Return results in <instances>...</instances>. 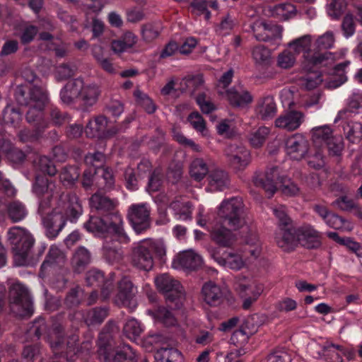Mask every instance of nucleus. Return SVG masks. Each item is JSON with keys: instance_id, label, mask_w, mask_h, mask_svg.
<instances>
[{"instance_id": "33", "label": "nucleus", "mask_w": 362, "mask_h": 362, "mask_svg": "<svg viewBox=\"0 0 362 362\" xmlns=\"http://www.w3.org/2000/svg\"><path fill=\"white\" fill-rule=\"evenodd\" d=\"M256 112L263 120L272 119L276 113V105L274 98L268 95L259 100Z\"/></svg>"}, {"instance_id": "40", "label": "nucleus", "mask_w": 362, "mask_h": 362, "mask_svg": "<svg viewBox=\"0 0 362 362\" xmlns=\"http://www.w3.org/2000/svg\"><path fill=\"white\" fill-rule=\"evenodd\" d=\"M272 15L281 21H286L296 16V8L291 3L280 4L271 8Z\"/></svg>"}, {"instance_id": "31", "label": "nucleus", "mask_w": 362, "mask_h": 362, "mask_svg": "<svg viewBox=\"0 0 362 362\" xmlns=\"http://www.w3.org/2000/svg\"><path fill=\"white\" fill-rule=\"evenodd\" d=\"M202 293L204 301L210 305L216 306L223 301V293L222 289L211 281L206 282L203 285Z\"/></svg>"}, {"instance_id": "47", "label": "nucleus", "mask_w": 362, "mask_h": 362, "mask_svg": "<svg viewBox=\"0 0 362 362\" xmlns=\"http://www.w3.org/2000/svg\"><path fill=\"white\" fill-rule=\"evenodd\" d=\"M347 140L352 144L358 143L362 138V124L357 122H351L344 127Z\"/></svg>"}, {"instance_id": "22", "label": "nucleus", "mask_w": 362, "mask_h": 362, "mask_svg": "<svg viewBox=\"0 0 362 362\" xmlns=\"http://www.w3.org/2000/svg\"><path fill=\"white\" fill-rule=\"evenodd\" d=\"M243 253L246 262L257 260L262 255V243L254 228H250L244 238Z\"/></svg>"}, {"instance_id": "9", "label": "nucleus", "mask_w": 362, "mask_h": 362, "mask_svg": "<svg viewBox=\"0 0 362 362\" xmlns=\"http://www.w3.org/2000/svg\"><path fill=\"white\" fill-rule=\"evenodd\" d=\"M47 340L54 354L66 356L68 361H73L74 357L78 351L77 346L78 337L75 334L69 336L66 339L65 344L63 331L60 327L51 331Z\"/></svg>"}, {"instance_id": "59", "label": "nucleus", "mask_w": 362, "mask_h": 362, "mask_svg": "<svg viewBox=\"0 0 362 362\" xmlns=\"http://www.w3.org/2000/svg\"><path fill=\"white\" fill-rule=\"evenodd\" d=\"M203 83L202 76L200 75L188 76L182 78L180 83V90L183 92L186 90L193 91Z\"/></svg>"}, {"instance_id": "35", "label": "nucleus", "mask_w": 362, "mask_h": 362, "mask_svg": "<svg viewBox=\"0 0 362 362\" xmlns=\"http://www.w3.org/2000/svg\"><path fill=\"white\" fill-rule=\"evenodd\" d=\"M254 318V316L247 318L242 327L233 332L231 337L233 343L245 344L249 337L257 332V326L253 324Z\"/></svg>"}, {"instance_id": "56", "label": "nucleus", "mask_w": 362, "mask_h": 362, "mask_svg": "<svg viewBox=\"0 0 362 362\" xmlns=\"http://www.w3.org/2000/svg\"><path fill=\"white\" fill-rule=\"evenodd\" d=\"M335 43V36L332 31H326L321 35H319L315 41L316 47L319 49H332Z\"/></svg>"}, {"instance_id": "34", "label": "nucleus", "mask_w": 362, "mask_h": 362, "mask_svg": "<svg viewBox=\"0 0 362 362\" xmlns=\"http://www.w3.org/2000/svg\"><path fill=\"white\" fill-rule=\"evenodd\" d=\"M349 64L350 62L346 61L343 63H340L334 67L331 76L326 82V86L328 88H337L346 81L347 77L346 75V69L348 67Z\"/></svg>"}, {"instance_id": "25", "label": "nucleus", "mask_w": 362, "mask_h": 362, "mask_svg": "<svg viewBox=\"0 0 362 362\" xmlns=\"http://www.w3.org/2000/svg\"><path fill=\"white\" fill-rule=\"evenodd\" d=\"M202 257L193 250L180 252L172 262L174 269H196L202 264Z\"/></svg>"}, {"instance_id": "23", "label": "nucleus", "mask_w": 362, "mask_h": 362, "mask_svg": "<svg viewBox=\"0 0 362 362\" xmlns=\"http://www.w3.org/2000/svg\"><path fill=\"white\" fill-rule=\"evenodd\" d=\"M298 244L308 249L318 248L321 245V235L313 226L305 225L296 229Z\"/></svg>"}, {"instance_id": "55", "label": "nucleus", "mask_w": 362, "mask_h": 362, "mask_svg": "<svg viewBox=\"0 0 362 362\" xmlns=\"http://www.w3.org/2000/svg\"><path fill=\"white\" fill-rule=\"evenodd\" d=\"M187 120L192 126V127L202 136L206 137L209 136L208 130L206 127V123L203 117L197 112H192L187 118Z\"/></svg>"}, {"instance_id": "17", "label": "nucleus", "mask_w": 362, "mask_h": 362, "mask_svg": "<svg viewBox=\"0 0 362 362\" xmlns=\"http://www.w3.org/2000/svg\"><path fill=\"white\" fill-rule=\"evenodd\" d=\"M228 163L236 170L245 168L250 161V151L243 146L228 145L225 149Z\"/></svg>"}, {"instance_id": "60", "label": "nucleus", "mask_w": 362, "mask_h": 362, "mask_svg": "<svg viewBox=\"0 0 362 362\" xmlns=\"http://www.w3.org/2000/svg\"><path fill=\"white\" fill-rule=\"evenodd\" d=\"M21 119L22 115L18 109L9 105L4 110L3 119L6 124H11L13 127H16Z\"/></svg>"}, {"instance_id": "64", "label": "nucleus", "mask_w": 362, "mask_h": 362, "mask_svg": "<svg viewBox=\"0 0 362 362\" xmlns=\"http://www.w3.org/2000/svg\"><path fill=\"white\" fill-rule=\"evenodd\" d=\"M134 95L136 102L141 105L148 113H153L156 110V106L152 100L140 90H136Z\"/></svg>"}, {"instance_id": "19", "label": "nucleus", "mask_w": 362, "mask_h": 362, "mask_svg": "<svg viewBox=\"0 0 362 362\" xmlns=\"http://www.w3.org/2000/svg\"><path fill=\"white\" fill-rule=\"evenodd\" d=\"M251 28L255 38L259 41H269L281 39L283 28L264 21L255 22Z\"/></svg>"}, {"instance_id": "54", "label": "nucleus", "mask_w": 362, "mask_h": 362, "mask_svg": "<svg viewBox=\"0 0 362 362\" xmlns=\"http://www.w3.org/2000/svg\"><path fill=\"white\" fill-rule=\"evenodd\" d=\"M270 133L269 128L267 127H260L256 131L251 133L249 140L251 145L255 148H259L266 141L268 135Z\"/></svg>"}, {"instance_id": "48", "label": "nucleus", "mask_w": 362, "mask_h": 362, "mask_svg": "<svg viewBox=\"0 0 362 362\" xmlns=\"http://www.w3.org/2000/svg\"><path fill=\"white\" fill-rule=\"evenodd\" d=\"M147 313L156 320L161 322L166 326H171L175 324V319L173 315L164 307H158L155 310H148Z\"/></svg>"}, {"instance_id": "14", "label": "nucleus", "mask_w": 362, "mask_h": 362, "mask_svg": "<svg viewBox=\"0 0 362 362\" xmlns=\"http://www.w3.org/2000/svg\"><path fill=\"white\" fill-rule=\"evenodd\" d=\"M150 212L149 205L146 203L129 206L127 218L136 233H140L150 227Z\"/></svg>"}, {"instance_id": "52", "label": "nucleus", "mask_w": 362, "mask_h": 362, "mask_svg": "<svg viewBox=\"0 0 362 362\" xmlns=\"http://www.w3.org/2000/svg\"><path fill=\"white\" fill-rule=\"evenodd\" d=\"M107 316L106 308H94L88 311L84 315V320L87 325L92 326L100 324Z\"/></svg>"}, {"instance_id": "7", "label": "nucleus", "mask_w": 362, "mask_h": 362, "mask_svg": "<svg viewBox=\"0 0 362 362\" xmlns=\"http://www.w3.org/2000/svg\"><path fill=\"white\" fill-rule=\"evenodd\" d=\"M313 37L310 35H304L291 40L288 44V48L296 55L303 52V68L310 70L314 66L325 65L326 61L332 57V52L321 53L311 50Z\"/></svg>"}, {"instance_id": "29", "label": "nucleus", "mask_w": 362, "mask_h": 362, "mask_svg": "<svg viewBox=\"0 0 362 362\" xmlns=\"http://www.w3.org/2000/svg\"><path fill=\"white\" fill-rule=\"evenodd\" d=\"M66 257L64 253L57 246L52 245L49 250V252L46 257L45 260L41 266L40 276H45V271L49 268L54 269L60 267L65 263Z\"/></svg>"}, {"instance_id": "32", "label": "nucleus", "mask_w": 362, "mask_h": 362, "mask_svg": "<svg viewBox=\"0 0 362 362\" xmlns=\"http://www.w3.org/2000/svg\"><path fill=\"white\" fill-rule=\"evenodd\" d=\"M275 241L284 250L293 249L298 245L296 230L293 233L290 229L279 228L276 233Z\"/></svg>"}, {"instance_id": "3", "label": "nucleus", "mask_w": 362, "mask_h": 362, "mask_svg": "<svg viewBox=\"0 0 362 362\" xmlns=\"http://www.w3.org/2000/svg\"><path fill=\"white\" fill-rule=\"evenodd\" d=\"M84 228L96 236L107 237L109 234H114L122 242L129 240L123 228L122 218L118 212L110 213L103 218L90 216L84 223Z\"/></svg>"}, {"instance_id": "58", "label": "nucleus", "mask_w": 362, "mask_h": 362, "mask_svg": "<svg viewBox=\"0 0 362 362\" xmlns=\"http://www.w3.org/2000/svg\"><path fill=\"white\" fill-rule=\"evenodd\" d=\"M296 54L289 48L280 53L277 58V64L282 69L291 68L296 63Z\"/></svg>"}, {"instance_id": "18", "label": "nucleus", "mask_w": 362, "mask_h": 362, "mask_svg": "<svg viewBox=\"0 0 362 362\" xmlns=\"http://www.w3.org/2000/svg\"><path fill=\"white\" fill-rule=\"evenodd\" d=\"M308 150L309 141L301 134H295L286 140V153L293 160H300L304 158Z\"/></svg>"}, {"instance_id": "15", "label": "nucleus", "mask_w": 362, "mask_h": 362, "mask_svg": "<svg viewBox=\"0 0 362 362\" xmlns=\"http://www.w3.org/2000/svg\"><path fill=\"white\" fill-rule=\"evenodd\" d=\"M309 351L315 358H324L328 362H342L345 350L342 346L327 341L324 345L316 342L309 344Z\"/></svg>"}, {"instance_id": "41", "label": "nucleus", "mask_w": 362, "mask_h": 362, "mask_svg": "<svg viewBox=\"0 0 362 362\" xmlns=\"http://www.w3.org/2000/svg\"><path fill=\"white\" fill-rule=\"evenodd\" d=\"M170 208L173 210L175 216L180 221L192 219V208L189 202H183L177 199L170 204Z\"/></svg>"}, {"instance_id": "4", "label": "nucleus", "mask_w": 362, "mask_h": 362, "mask_svg": "<svg viewBox=\"0 0 362 362\" xmlns=\"http://www.w3.org/2000/svg\"><path fill=\"white\" fill-rule=\"evenodd\" d=\"M166 247L162 240L145 239L136 244L132 248L131 262L133 267L142 271H150L154 265L153 253L159 257L165 255Z\"/></svg>"}, {"instance_id": "10", "label": "nucleus", "mask_w": 362, "mask_h": 362, "mask_svg": "<svg viewBox=\"0 0 362 362\" xmlns=\"http://www.w3.org/2000/svg\"><path fill=\"white\" fill-rule=\"evenodd\" d=\"M157 289L162 293L168 303L180 308L185 299V291L180 283L168 274H160L154 279Z\"/></svg>"}, {"instance_id": "26", "label": "nucleus", "mask_w": 362, "mask_h": 362, "mask_svg": "<svg viewBox=\"0 0 362 362\" xmlns=\"http://www.w3.org/2000/svg\"><path fill=\"white\" fill-rule=\"evenodd\" d=\"M305 114L297 110H291L279 116L275 122V127L287 131L297 129L305 121Z\"/></svg>"}, {"instance_id": "24", "label": "nucleus", "mask_w": 362, "mask_h": 362, "mask_svg": "<svg viewBox=\"0 0 362 362\" xmlns=\"http://www.w3.org/2000/svg\"><path fill=\"white\" fill-rule=\"evenodd\" d=\"M228 103L233 107H244L251 103L253 97L250 93L243 86H234L226 90L223 95Z\"/></svg>"}, {"instance_id": "44", "label": "nucleus", "mask_w": 362, "mask_h": 362, "mask_svg": "<svg viewBox=\"0 0 362 362\" xmlns=\"http://www.w3.org/2000/svg\"><path fill=\"white\" fill-rule=\"evenodd\" d=\"M209 171V165L203 158H196L191 163L189 173L195 180H203Z\"/></svg>"}, {"instance_id": "6", "label": "nucleus", "mask_w": 362, "mask_h": 362, "mask_svg": "<svg viewBox=\"0 0 362 362\" xmlns=\"http://www.w3.org/2000/svg\"><path fill=\"white\" fill-rule=\"evenodd\" d=\"M98 356L104 362H136V355L132 347L124 345L114 349V344L109 331L105 329L98 337Z\"/></svg>"}, {"instance_id": "11", "label": "nucleus", "mask_w": 362, "mask_h": 362, "mask_svg": "<svg viewBox=\"0 0 362 362\" xmlns=\"http://www.w3.org/2000/svg\"><path fill=\"white\" fill-rule=\"evenodd\" d=\"M218 214L221 219L235 230L241 228L246 223L243 214V203L239 197L223 200L218 208Z\"/></svg>"}, {"instance_id": "46", "label": "nucleus", "mask_w": 362, "mask_h": 362, "mask_svg": "<svg viewBox=\"0 0 362 362\" xmlns=\"http://www.w3.org/2000/svg\"><path fill=\"white\" fill-rule=\"evenodd\" d=\"M332 136V131L328 125L316 127L312 129V139L317 145H326Z\"/></svg>"}, {"instance_id": "2", "label": "nucleus", "mask_w": 362, "mask_h": 362, "mask_svg": "<svg viewBox=\"0 0 362 362\" xmlns=\"http://www.w3.org/2000/svg\"><path fill=\"white\" fill-rule=\"evenodd\" d=\"M253 182L255 186L262 188L269 195L272 196L276 191L277 183L285 195L296 196L300 192L299 187L291 182L278 167L268 168L264 173H257Z\"/></svg>"}, {"instance_id": "27", "label": "nucleus", "mask_w": 362, "mask_h": 362, "mask_svg": "<svg viewBox=\"0 0 362 362\" xmlns=\"http://www.w3.org/2000/svg\"><path fill=\"white\" fill-rule=\"evenodd\" d=\"M209 233L211 240L222 247H231L237 240L235 234L222 224L214 225Z\"/></svg>"}, {"instance_id": "42", "label": "nucleus", "mask_w": 362, "mask_h": 362, "mask_svg": "<svg viewBox=\"0 0 362 362\" xmlns=\"http://www.w3.org/2000/svg\"><path fill=\"white\" fill-rule=\"evenodd\" d=\"M90 252L84 247H80L74 252L71 263L75 270L80 272L90 262Z\"/></svg>"}, {"instance_id": "49", "label": "nucleus", "mask_w": 362, "mask_h": 362, "mask_svg": "<svg viewBox=\"0 0 362 362\" xmlns=\"http://www.w3.org/2000/svg\"><path fill=\"white\" fill-rule=\"evenodd\" d=\"M143 331V326L134 318L128 320L123 327L124 334L131 340H136Z\"/></svg>"}, {"instance_id": "63", "label": "nucleus", "mask_w": 362, "mask_h": 362, "mask_svg": "<svg viewBox=\"0 0 362 362\" xmlns=\"http://www.w3.org/2000/svg\"><path fill=\"white\" fill-rule=\"evenodd\" d=\"M173 134L174 139L180 144L189 147L192 151L195 152L202 151V148L199 144H196L192 139L186 138L179 129L173 128Z\"/></svg>"}, {"instance_id": "61", "label": "nucleus", "mask_w": 362, "mask_h": 362, "mask_svg": "<svg viewBox=\"0 0 362 362\" xmlns=\"http://www.w3.org/2000/svg\"><path fill=\"white\" fill-rule=\"evenodd\" d=\"M35 168L37 170L49 175H54L57 169L52 162L47 156H40L35 160Z\"/></svg>"}, {"instance_id": "37", "label": "nucleus", "mask_w": 362, "mask_h": 362, "mask_svg": "<svg viewBox=\"0 0 362 362\" xmlns=\"http://www.w3.org/2000/svg\"><path fill=\"white\" fill-rule=\"evenodd\" d=\"M302 66L304 75L300 78V85L308 90L315 88L322 81L321 74L317 71L320 66H313L310 70H305Z\"/></svg>"}, {"instance_id": "13", "label": "nucleus", "mask_w": 362, "mask_h": 362, "mask_svg": "<svg viewBox=\"0 0 362 362\" xmlns=\"http://www.w3.org/2000/svg\"><path fill=\"white\" fill-rule=\"evenodd\" d=\"M33 190L37 196L42 198L40 204L43 202L44 207L49 206L51 199L54 200L57 204L59 201L60 196L71 195V194L61 193L59 188L54 182L40 175L36 177Z\"/></svg>"}, {"instance_id": "53", "label": "nucleus", "mask_w": 362, "mask_h": 362, "mask_svg": "<svg viewBox=\"0 0 362 362\" xmlns=\"http://www.w3.org/2000/svg\"><path fill=\"white\" fill-rule=\"evenodd\" d=\"M79 177V171L76 166L65 167L62 170L59 177L62 183L66 187L72 186Z\"/></svg>"}, {"instance_id": "20", "label": "nucleus", "mask_w": 362, "mask_h": 362, "mask_svg": "<svg viewBox=\"0 0 362 362\" xmlns=\"http://www.w3.org/2000/svg\"><path fill=\"white\" fill-rule=\"evenodd\" d=\"M114 300L117 305L127 307L132 311L136 308L137 304L134 298L133 284L127 277L119 282L117 293Z\"/></svg>"}, {"instance_id": "12", "label": "nucleus", "mask_w": 362, "mask_h": 362, "mask_svg": "<svg viewBox=\"0 0 362 362\" xmlns=\"http://www.w3.org/2000/svg\"><path fill=\"white\" fill-rule=\"evenodd\" d=\"M11 311L19 317L30 316L33 313V303L26 288L19 282L12 284L9 291Z\"/></svg>"}, {"instance_id": "51", "label": "nucleus", "mask_w": 362, "mask_h": 362, "mask_svg": "<svg viewBox=\"0 0 362 362\" xmlns=\"http://www.w3.org/2000/svg\"><path fill=\"white\" fill-rule=\"evenodd\" d=\"M8 214L13 222H18L25 218L28 214L25 205L18 202H11L8 206Z\"/></svg>"}, {"instance_id": "38", "label": "nucleus", "mask_w": 362, "mask_h": 362, "mask_svg": "<svg viewBox=\"0 0 362 362\" xmlns=\"http://www.w3.org/2000/svg\"><path fill=\"white\" fill-rule=\"evenodd\" d=\"M155 362H184L182 353L173 347H161L154 355Z\"/></svg>"}, {"instance_id": "8", "label": "nucleus", "mask_w": 362, "mask_h": 362, "mask_svg": "<svg viewBox=\"0 0 362 362\" xmlns=\"http://www.w3.org/2000/svg\"><path fill=\"white\" fill-rule=\"evenodd\" d=\"M7 236L12 245L16 264L18 266L24 265L35 243L33 237L28 230L19 226L11 228Z\"/></svg>"}, {"instance_id": "30", "label": "nucleus", "mask_w": 362, "mask_h": 362, "mask_svg": "<svg viewBox=\"0 0 362 362\" xmlns=\"http://www.w3.org/2000/svg\"><path fill=\"white\" fill-rule=\"evenodd\" d=\"M83 87V80L81 78L69 81L60 92L62 101L65 104H71L76 99H80Z\"/></svg>"}, {"instance_id": "36", "label": "nucleus", "mask_w": 362, "mask_h": 362, "mask_svg": "<svg viewBox=\"0 0 362 362\" xmlns=\"http://www.w3.org/2000/svg\"><path fill=\"white\" fill-rule=\"evenodd\" d=\"M229 185V177L226 172L216 169L209 174V187L211 191H222Z\"/></svg>"}, {"instance_id": "43", "label": "nucleus", "mask_w": 362, "mask_h": 362, "mask_svg": "<svg viewBox=\"0 0 362 362\" xmlns=\"http://www.w3.org/2000/svg\"><path fill=\"white\" fill-rule=\"evenodd\" d=\"M90 206L97 211L105 212L112 210L115 203L108 197L100 193H95L90 199Z\"/></svg>"}, {"instance_id": "45", "label": "nucleus", "mask_w": 362, "mask_h": 362, "mask_svg": "<svg viewBox=\"0 0 362 362\" xmlns=\"http://www.w3.org/2000/svg\"><path fill=\"white\" fill-rule=\"evenodd\" d=\"M107 125V119L105 117L100 115L88 122L85 132L88 137H95L103 132Z\"/></svg>"}, {"instance_id": "28", "label": "nucleus", "mask_w": 362, "mask_h": 362, "mask_svg": "<svg viewBox=\"0 0 362 362\" xmlns=\"http://www.w3.org/2000/svg\"><path fill=\"white\" fill-rule=\"evenodd\" d=\"M235 287L243 296H259L263 291V286L260 284L245 276L236 277Z\"/></svg>"}, {"instance_id": "16", "label": "nucleus", "mask_w": 362, "mask_h": 362, "mask_svg": "<svg viewBox=\"0 0 362 362\" xmlns=\"http://www.w3.org/2000/svg\"><path fill=\"white\" fill-rule=\"evenodd\" d=\"M211 257L224 268L238 271L245 267L246 260L241 255L233 252H224L222 255L217 248L209 250Z\"/></svg>"}, {"instance_id": "57", "label": "nucleus", "mask_w": 362, "mask_h": 362, "mask_svg": "<svg viewBox=\"0 0 362 362\" xmlns=\"http://www.w3.org/2000/svg\"><path fill=\"white\" fill-rule=\"evenodd\" d=\"M252 54L256 64L267 65L270 62V51L263 45L255 47L252 49Z\"/></svg>"}, {"instance_id": "1", "label": "nucleus", "mask_w": 362, "mask_h": 362, "mask_svg": "<svg viewBox=\"0 0 362 362\" xmlns=\"http://www.w3.org/2000/svg\"><path fill=\"white\" fill-rule=\"evenodd\" d=\"M43 202L39 205L38 212L42 223L49 238H56L66 225V220H76L83 212L82 206L76 195H62L51 213L46 214Z\"/></svg>"}, {"instance_id": "50", "label": "nucleus", "mask_w": 362, "mask_h": 362, "mask_svg": "<svg viewBox=\"0 0 362 362\" xmlns=\"http://www.w3.org/2000/svg\"><path fill=\"white\" fill-rule=\"evenodd\" d=\"M346 6L345 0H332L327 4V13L332 20H338L345 12Z\"/></svg>"}, {"instance_id": "5", "label": "nucleus", "mask_w": 362, "mask_h": 362, "mask_svg": "<svg viewBox=\"0 0 362 362\" xmlns=\"http://www.w3.org/2000/svg\"><path fill=\"white\" fill-rule=\"evenodd\" d=\"M16 98L21 105L28 107L26 119L29 123L37 122L40 125L42 118V110L47 103V95L45 90L38 86L30 88L29 98L25 97L23 86H18L16 90Z\"/></svg>"}, {"instance_id": "39", "label": "nucleus", "mask_w": 362, "mask_h": 362, "mask_svg": "<svg viewBox=\"0 0 362 362\" xmlns=\"http://www.w3.org/2000/svg\"><path fill=\"white\" fill-rule=\"evenodd\" d=\"M100 94V90L95 83H85L81 90L80 99L84 105L88 106L93 105L98 100Z\"/></svg>"}, {"instance_id": "21", "label": "nucleus", "mask_w": 362, "mask_h": 362, "mask_svg": "<svg viewBox=\"0 0 362 362\" xmlns=\"http://www.w3.org/2000/svg\"><path fill=\"white\" fill-rule=\"evenodd\" d=\"M313 210L330 228L344 231H350L353 229L351 223L344 220L336 214L330 212L327 208L323 205L316 204L313 206Z\"/></svg>"}, {"instance_id": "62", "label": "nucleus", "mask_w": 362, "mask_h": 362, "mask_svg": "<svg viewBox=\"0 0 362 362\" xmlns=\"http://www.w3.org/2000/svg\"><path fill=\"white\" fill-rule=\"evenodd\" d=\"M75 73V67L69 64H62L57 66L55 69L54 76L59 81H64L72 76Z\"/></svg>"}]
</instances>
